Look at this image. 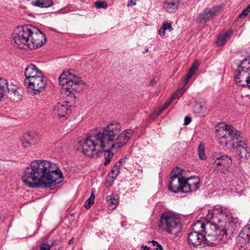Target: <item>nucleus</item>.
<instances>
[{
	"instance_id": "f257e3e1",
	"label": "nucleus",
	"mask_w": 250,
	"mask_h": 250,
	"mask_svg": "<svg viewBox=\"0 0 250 250\" xmlns=\"http://www.w3.org/2000/svg\"><path fill=\"white\" fill-rule=\"evenodd\" d=\"M134 134L131 129L122 131V126L117 122H111L100 130L88 136L82 144V153L85 156L97 158L104 153V165L113 156L112 149H118L125 145Z\"/></svg>"
},
{
	"instance_id": "f03ea898",
	"label": "nucleus",
	"mask_w": 250,
	"mask_h": 250,
	"mask_svg": "<svg viewBox=\"0 0 250 250\" xmlns=\"http://www.w3.org/2000/svg\"><path fill=\"white\" fill-rule=\"evenodd\" d=\"M62 173L55 163L44 160L32 162L21 177L24 185L29 188H51L60 183Z\"/></svg>"
},
{
	"instance_id": "7ed1b4c3",
	"label": "nucleus",
	"mask_w": 250,
	"mask_h": 250,
	"mask_svg": "<svg viewBox=\"0 0 250 250\" xmlns=\"http://www.w3.org/2000/svg\"><path fill=\"white\" fill-rule=\"evenodd\" d=\"M218 143L226 146L232 142L233 147L236 149V155L241 161H245L249 154L248 141L240 131L224 122L219 123L215 126Z\"/></svg>"
},
{
	"instance_id": "20e7f679",
	"label": "nucleus",
	"mask_w": 250,
	"mask_h": 250,
	"mask_svg": "<svg viewBox=\"0 0 250 250\" xmlns=\"http://www.w3.org/2000/svg\"><path fill=\"white\" fill-rule=\"evenodd\" d=\"M225 234V232L224 234H220L218 235L219 238L212 237V240L208 242L207 240V235L191 232L188 234L187 240L188 245L191 248L200 249L206 246L220 247L229 241L230 236Z\"/></svg>"
},
{
	"instance_id": "39448f33",
	"label": "nucleus",
	"mask_w": 250,
	"mask_h": 250,
	"mask_svg": "<svg viewBox=\"0 0 250 250\" xmlns=\"http://www.w3.org/2000/svg\"><path fill=\"white\" fill-rule=\"evenodd\" d=\"M230 214L229 211L220 206L216 205L214 207L213 209L208 210L206 219L207 220L211 221L217 226L218 229L222 234L225 232V235H229L228 230L230 225Z\"/></svg>"
},
{
	"instance_id": "423d86ee",
	"label": "nucleus",
	"mask_w": 250,
	"mask_h": 250,
	"mask_svg": "<svg viewBox=\"0 0 250 250\" xmlns=\"http://www.w3.org/2000/svg\"><path fill=\"white\" fill-rule=\"evenodd\" d=\"M59 81L63 92L71 97L75 96L74 92L78 90L79 85L82 83L81 78L70 70L62 72L59 77Z\"/></svg>"
},
{
	"instance_id": "0eeeda50",
	"label": "nucleus",
	"mask_w": 250,
	"mask_h": 250,
	"mask_svg": "<svg viewBox=\"0 0 250 250\" xmlns=\"http://www.w3.org/2000/svg\"><path fill=\"white\" fill-rule=\"evenodd\" d=\"M36 27L30 25L18 26L12 34L13 40L17 46L20 49H28L30 37Z\"/></svg>"
},
{
	"instance_id": "6e6552de",
	"label": "nucleus",
	"mask_w": 250,
	"mask_h": 250,
	"mask_svg": "<svg viewBox=\"0 0 250 250\" xmlns=\"http://www.w3.org/2000/svg\"><path fill=\"white\" fill-rule=\"evenodd\" d=\"M158 227L169 234L177 233L181 229L179 219L169 212H164L161 214Z\"/></svg>"
},
{
	"instance_id": "1a4fd4ad",
	"label": "nucleus",
	"mask_w": 250,
	"mask_h": 250,
	"mask_svg": "<svg viewBox=\"0 0 250 250\" xmlns=\"http://www.w3.org/2000/svg\"><path fill=\"white\" fill-rule=\"evenodd\" d=\"M207 223H205L200 221H198L192 225L193 230L191 232H196L197 234H204L207 235V241L209 242L212 239V237H218V235L222 234L220 230L218 229L217 226L213 224L210 220H207Z\"/></svg>"
},
{
	"instance_id": "9d476101",
	"label": "nucleus",
	"mask_w": 250,
	"mask_h": 250,
	"mask_svg": "<svg viewBox=\"0 0 250 250\" xmlns=\"http://www.w3.org/2000/svg\"><path fill=\"white\" fill-rule=\"evenodd\" d=\"M235 81L238 86H247L250 89V62L244 59L236 72Z\"/></svg>"
},
{
	"instance_id": "9b49d317",
	"label": "nucleus",
	"mask_w": 250,
	"mask_h": 250,
	"mask_svg": "<svg viewBox=\"0 0 250 250\" xmlns=\"http://www.w3.org/2000/svg\"><path fill=\"white\" fill-rule=\"evenodd\" d=\"M212 167L218 173L226 174L232 164L231 158L222 153L214 152L211 157Z\"/></svg>"
},
{
	"instance_id": "f8f14e48",
	"label": "nucleus",
	"mask_w": 250,
	"mask_h": 250,
	"mask_svg": "<svg viewBox=\"0 0 250 250\" xmlns=\"http://www.w3.org/2000/svg\"><path fill=\"white\" fill-rule=\"evenodd\" d=\"M220 10L221 8L218 6L206 8L197 17L196 21L199 23H206L215 17Z\"/></svg>"
},
{
	"instance_id": "ddd939ff",
	"label": "nucleus",
	"mask_w": 250,
	"mask_h": 250,
	"mask_svg": "<svg viewBox=\"0 0 250 250\" xmlns=\"http://www.w3.org/2000/svg\"><path fill=\"white\" fill-rule=\"evenodd\" d=\"M46 42L45 35L37 28L33 31L30 37L28 49H34L44 45Z\"/></svg>"
},
{
	"instance_id": "4468645a",
	"label": "nucleus",
	"mask_w": 250,
	"mask_h": 250,
	"mask_svg": "<svg viewBox=\"0 0 250 250\" xmlns=\"http://www.w3.org/2000/svg\"><path fill=\"white\" fill-rule=\"evenodd\" d=\"M32 79L26 84L29 88L34 91L35 94H37L44 90L46 85V79L43 75Z\"/></svg>"
},
{
	"instance_id": "2eb2a0df",
	"label": "nucleus",
	"mask_w": 250,
	"mask_h": 250,
	"mask_svg": "<svg viewBox=\"0 0 250 250\" xmlns=\"http://www.w3.org/2000/svg\"><path fill=\"white\" fill-rule=\"evenodd\" d=\"M185 184V178L170 177V180L168 185L169 191L177 193L183 192L184 186Z\"/></svg>"
},
{
	"instance_id": "dca6fc26",
	"label": "nucleus",
	"mask_w": 250,
	"mask_h": 250,
	"mask_svg": "<svg viewBox=\"0 0 250 250\" xmlns=\"http://www.w3.org/2000/svg\"><path fill=\"white\" fill-rule=\"evenodd\" d=\"M42 75V72L34 64H30L25 68L24 70V75L26 77L24 80V83L27 84L28 82L32 80V79L36 78V77L41 76Z\"/></svg>"
},
{
	"instance_id": "f3484780",
	"label": "nucleus",
	"mask_w": 250,
	"mask_h": 250,
	"mask_svg": "<svg viewBox=\"0 0 250 250\" xmlns=\"http://www.w3.org/2000/svg\"><path fill=\"white\" fill-rule=\"evenodd\" d=\"M199 187L200 179L198 177L191 176L188 178H185L183 192L188 193L190 191H196Z\"/></svg>"
},
{
	"instance_id": "a211bd4d",
	"label": "nucleus",
	"mask_w": 250,
	"mask_h": 250,
	"mask_svg": "<svg viewBox=\"0 0 250 250\" xmlns=\"http://www.w3.org/2000/svg\"><path fill=\"white\" fill-rule=\"evenodd\" d=\"M250 240V224L244 227L241 230L237 239V241L241 247L246 245Z\"/></svg>"
},
{
	"instance_id": "6ab92c4d",
	"label": "nucleus",
	"mask_w": 250,
	"mask_h": 250,
	"mask_svg": "<svg viewBox=\"0 0 250 250\" xmlns=\"http://www.w3.org/2000/svg\"><path fill=\"white\" fill-rule=\"evenodd\" d=\"M179 4V0H165L163 7L168 12H174L177 10Z\"/></svg>"
},
{
	"instance_id": "aec40b11",
	"label": "nucleus",
	"mask_w": 250,
	"mask_h": 250,
	"mask_svg": "<svg viewBox=\"0 0 250 250\" xmlns=\"http://www.w3.org/2000/svg\"><path fill=\"white\" fill-rule=\"evenodd\" d=\"M232 35V31L231 30H227L223 33H221L217 39V45L220 46L224 45L228 40L230 39Z\"/></svg>"
},
{
	"instance_id": "412c9836",
	"label": "nucleus",
	"mask_w": 250,
	"mask_h": 250,
	"mask_svg": "<svg viewBox=\"0 0 250 250\" xmlns=\"http://www.w3.org/2000/svg\"><path fill=\"white\" fill-rule=\"evenodd\" d=\"M69 112L70 110L65 105L58 104L54 107L53 114L60 117H64Z\"/></svg>"
},
{
	"instance_id": "4be33fe9",
	"label": "nucleus",
	"mask_w": 250,
	"mask_h": 250,
	"mask_svg": "<svg viewBox=\"0 0 250 250\" xmlns=\"http://www.w3.org/2000/svg\"><path fill=\"white\" fill-rule=\"evenodd\" d=\"M119 196L115 194L107 196L106 201L108 202V208L109 209L115 208L119 203Z\"/></svg>"
},
{
	"instance_id": "5701e85b",
	"label": "nucleus",
	"mask_w": 250,
	"mask_h": 250,
	"mask_svg": "<svg viewBox=\"0 0 250 250\" xmlns=\"http://www.w3.org/2000/svg\"><path fill=\"white\" fill-rule=\"evenodd\" d=\"M54 4L52 0H35L32 2L34 6L40 8H48Z\"/></svg>"
},
{
	"instance_id": "b1692460",
	"label": "nucleus",
	"mask_w": 250,
	"mask_h": 250,
	"mask_svg": "<svg viewBox=\"0 0 250 250\" xmlns=\"http://www.w3.org/2000/svg\"><path fill=\"white\" fill-rule=\"evenodd\" d=\"M193 111L197 116H201L206 112V107L200 103H196L193 107Z\"/></svg>"
},
{
	"instance_id": "393cba45",
	"label": "nucleus",
	"mask_w": 250,
	"mask_h": 250,
	"mask_svg": "<svg viewBox=\"0 0 250 250\" xmlns=\"http://www.w3.org/2000/svg\"><path fill=\"white\" fill-rule=\"evenodd\" d=\"M182 172L183 169L177 167L172 171L170 177H174L175 178H185L183 176Z\"/></svg>"
},
{
	"instance_id": "a878e982",
	"label": "nucleus",
	"mask_w": 250,
	"mask_h": 250,
	"mask_svg": "<svg viewBox=\"0 0 250 250\" xmlns=\"http://www.w3.org/2000/svg\"><path fill=\"white\" fill-rule=\"evenodd\" d=\"M198 155L200 159L202 160H206L207 157L205 153V146L202 144H200L198 147Z\"/></svg>"
},
{
	"instance_id": "bb28decb",
	"label": "nucleus",
	"mask_w": 250,
	"mask_h": 250,
	"mask_svg": "<svg viewBox=\"0 0 250 250\" xmlns=\"http://www.w3.org/2000/svg\"><path fill=\"white\" fill-rule=\"evenodd\" d=\"M95 196L93 193H92L88 199L85 201L84 203V207L87 208L89 209L91 208L92 205L94 203Z\"/></svg>"
},
{
	"instance_id": "cd10ccee",
	"label": "nucleus",
	"mask_w": 250,
	"mask_h": 250,
	"mask_svg": "<svg viewBox=\"0 0 250 250\" xmlns=\"http://www.w3.org/2000/svg\"><path fill=\"white\" fill-rule=\"evenodd\" d=\"M21 142L24 147L28 148L33 145V142L28 140L25 136L21 139Z\"/></svg>"
},
{
	"instance_id": "c85d7f7f",
	"label": "nucleus",
	"mask_w": 250,
	"mask_h": 250,
	"mask_svg": "<svg viewBox=\"0 0 250 250\" xmlns=\"http://www.w3.org/2000/svg\"><path fill=\"white\" fill-rule=\"evenodd\" d=\"M179 97H178V96L175 94V93L172 95V96L171 97L170 100L167 101V102H166L165 104H164L163 105V109L162 110H164V109H165L166 108H167L168 105L171 104L172 103V102L174 100H175L176 99H178Z\"/></svg>"
},
{
	"instance_id": "c756f323",
	"label": "nucleus",
	"mask_w": 250,
	"mask_h": 250,
	"mask_svg": "<svg viewBox=\"0 0 250 250\" xmlns=\"http://www.w3.org/2000/svg\"><path fill=\"white\" fill-rule=\"evenodd\" d=\"M95 6L98 8H106L107 6V3L104 1H97L95 3Z\"/></svg>"
},
{
	"instance_id": "7c9ffc66",
	"label": "nucleus",
	"mask_w": 250,
	"mask_h": 250,
	"mask_svg": "<svg viewBox=\"0 0 250 250\" xmlns=\"http://www.w3.org/2000/svg\"><path fill=\"white\" fill-rule=\"evenodd\" d=\"M250 12V4L248 6V7L244 9L241 14L239 15V18H244L246 17L248 13Z\"/></svg>"
},
{
	"instance_id": "2f4dec72",
	"label": "nucleus",
	"mask_w": 250,
	"mask_h": 250,
	"mask_svg": "<svg viewBox=\"0 0 250 250\" xmlns=\"http://www.w3.org/2000/svg\"><path fill=\"white\" fill-rule=\"evenodd\" d=\"M194 74V72L191 71L190 70H189L186 76V79L184 81L185 84H187L188 83V81L190 79L192 75Z\"/></svg>"
},
{
	"instance_id": "473e14b6",
	"label": "nucleus",
	"mask_w": 250,
	"mask_h": 250,
	"mask_svg": "<svg viewBox=\"0 0 250 250\" xmlns=\"http://www.w3.org/2000/svg\"><path fill=\"white\" fill-rule=\"evenodd\" d=\"M25 137L27 138V139L30 141H32L33 142V145H35L37 142V139L35 137L34 135L30 134V133H27Z\"/></svg>"
},
{
	"instance_id": "72a5a7b5",
	"label": "nucleus",
	"mask_w": 250,
	"mask_h": 250,
	"mask_svg": "<svg viewBox=\"0 0 250 250\" xmlns=\"http://www.w3.org/2000/svg\"><path fill=\"white\" fill-rule=\"evenodd\" d=\"M186 91V88L185 87H182L180 89L178 90L175 92V94H176L178 97L179 98L182 96V95L184 94V93Z\"/></svg>"
},
{
	"instance_id": "f704fd0d",
	"label": "nucleus",
	"mask_w": 250,
	"mask_h": 250,
	"mask_svg": "<svg viewBox=\"0 0 250 250\" xmlns=\"http://www.w3.org/2000/svg\"><path fill=\"white\" fill-rule=\"evenodd\" d=\"M162 26L165 30L168 29L169 31H171L172 30V26L170 23L164 22L162 24Z\"/></svg>"
},
{
	"instance_id": "c9c22d12",
	"label": "nucleus",
	"mask_w": 250,
	"mask_h": 250,
	"mask_svg": "<svg viewBox=\"0 0 250 250\" xmlns=\"http://www.w3.org/2000/svg\"><path fill=\"white\" fill-rule=\"evenodd\" d=\"M199 66V64L198 62H196L192 65L189 70L195 73V71L197 69Z\"/></svg>"
},
{
	"instance_id": "e433bc0d",
	"label": "nucleus",
	"mask_w": 250,
	"mask_h": 250,
	"mask_svg": "<svg viewBox=\"0 0 250 250\" xmlns=\"http://www.w3.org/2000/svg\"><path fill=\"white\" fill-rule=\"evenodd\" d=\"M51 248V246L46 243H44L42 245L40 248V250H50Z\"/></svg>"
},
{
	"instance_id": "4c0bfd02",
	"label": "nucleus",
	"mask_w": 250,
	"mask_h": 250,
	"mask_svg": "<svg viewBox=\"0 0 250 250\" xmlns=\"http://www.w3.org/2000/svg\"><path fill=\"white\" fill-rule=\"evenodd\" d=\"M165 30L164 28L162 26L161 28L159 30V34L161 36H164L165 34Z\"/></svg>"
},
{
	"instance_id": "58836bf2",
	"label": "nucleus",
	"mask_w": 250,
	"mask_h": 250,
	"mask_svg": "<svg viewBox=\"0 0 250 250\" xmlns=\"http://www.w3.org/2000/svg\"><path fill=\"white\" fill-rule=\"evenodd\" d=\"M191 119L190 117L186 116L185 118L184 124L186 125H187L189 124L191 122Z\"/></svg>"
},
{
	"instance_id": "ea45409f",
	"label": "nucleus",
	"mask_w": 250,
	"mask_h": 250,
	"mask_svg": "<svg viewBox=\"0 0 250 250\" xmlns=\"http://www.w3.org/2000/svg\"><path fill=\"white\" fill-rule=\"evenodd\" d=\"M136 4V0H129L128 1V6L135 5Z\"/></svg>"
},
{
	"instance_id": "a19ab883",
	"label": "nucleus",
	"mask_w": 250,
	"mask_h": 250,
	"mask_svg": "<svg viewBox=\"0 0 250 250\" xmlns=\"http://www.w3.org/2000/svg\"><path fill=\"white\" fill-rule=\"evenodd\" d=\"M68 11L67 10H66L65 8H62L61 9L57 11V13L58 14H64L68 13Z\"/></svg>"
},
{
	"instance_id": "79ce46f5",
	"label": "nucleus",
	"mask_w": 250,
	"mask_h": 250,
	"mask_svg": "<svg viewBox=\"0 0 250 250\" xmlns=\"http://www.w3.org/2000/svg\"><path fill=\"white\" fill-rule=\"evenodd\" d=\"M150 242L152 244L153 246H158V248L162 246L160 244L158 243V242L156 241L152 240Z\"/></svg>"
},
{
	"instance_id": "37998d69",
	"label": "nucleus",
	"mask_w": 250,
	"mask_h": 250,
	"mask_svg": "<svg viewBox=\"0 0 250 250\" xmlns=\"http://www.w3.org/2000/svg\"><path fill=\"white\" fill-rule=\"evenodd\" d=\"M161 112V111H160L159 113H154V114L151 115L150 116V118H151V119H153V118H154L156 117L157 116H158V115L160 114V113Z\"/></svg>"
},
{
	"instance_id": "c03bdc74",
	"label": "nucleus",
	"mask_w": 250,
	"mask_h": 250,
	"mask_svg": "<svg viewBox=\"0 0 250 250\" xmlns=\"http://www.w3.org/2000/svg\"><path fill=\"white\" fill-rule=\"evenodd\" d=\"M149 247H148L147 246H144L142 245L141 246V249L142 250H147L148 249H149Z\"/></svg>"
},
{
	"instance_id": "a18cd8bd",
	"label": "nucleus",
	"mask_w": 250,
	"mask_h": 250,
	"mask_svg": "<svg viewBox=\"0 0 250 250\" xmlns=\"http://www.w3.org/2000/svg\"><path fill=\"white\" fill-rule=\"evenodd\" d=\"M155 84H156V82L154 79L152 80L150 82V85L151 86H153Z\"/></svg>"
},
{
	"instance_id": "49530a36",
	"label": "nucleus",
	"mask_w": 250,
	"mask_h": 250,
	"mask_svg": "<svg viewBox=\"0 0 250 250\" xmlns=\"http://www.w3.org/2000/svg\"><path fill=\"white\" fill-rule=\"evenodd\" d=\"M73 241H74V238H72L71 240H70L68 242V244L69 245H71L73 244Z\"/></svg>"
},
{
	"instance_id": "de8ad7c7",
	"label": "nucleus",
	"mask_w": 250,
	"mask_h": 250,
	"mask_svg": "<svg viewBox=\"0 0 250 250\" xmlns=\"http://www.w3.org/2000/svg\"><path fill=\"white\" fill-rule=\"evenodd\" d=\"M120 165H121V162H119L118 163H117L115 164V167H120Z\"/></svg>"
},
{
	"instance_id": "09e8293b",
	"label": "nucleus",
	"mask_w": 250,
	"mask_h": 250,
	"mask_svg": "<svg viewBox=\"0 0 250 250\" xmlns=\"http://www.w3.org/2000/svg\"><path fill=\"white\" fill-rule=\"evenodd\" d=\"M155 249L156 250H163V248L162 246H161V247H158V248H155Z\"/></svg>"
},
{
	"instance_id": "8fccbe9b",
	"label": "nucleus",
	"mask_w": 250,
	"mask_h": 250,
	"mask_svg": "<svg viewBox=\"0 0 250 250\" xmlns=\"http://www.w3.org/2000/svg\"><path fill=\"white\" fill-rule=\"evenodd\" d=\"M148 51V49H146L145 51L143 52V53L145 54V53H146Z\"/></svg>"
},
{
	"instance_id": "3c124183",
	"label": "nucleus",
	"mask_w": 250,
	"mask_h": 250,
	"mask_svg": "<svg viewBox=\"0 0 250 250\" xmlns=\"http://www.w3.org/2000/svg\"><path fill=\"white\" fill-rule=\"evenodd\" d=\"M55 242H56V241H54V242L52 244H51V245H49V246H51V248H52L54 246Z\"/></svg>"
},
{
	"instance_id": "603ef678",
	"label": "nucleus",
	"mask_w": 250,
	"mask_h": 250,
	"mask_svg": "<svg viewBox=\"0 0 250 250\" xmlns=\"http://www.w3.org/2000/svg\"><path fill=\"white\" fill-rule=\"evenodd\" d=\"M247 55L250 56V53L249 54V53H248Z\"/></svg>"
}]
</instances>
